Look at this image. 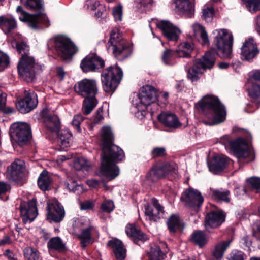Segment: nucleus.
<instances>
[{
  "label": "nucleus",
  "instance_id": "aec40b11",
  "mask_svg": "<svg viewBox=\"0 0 260 260\" xmlns=\"http://www.w3.org/2000/svg\"><path fill=\"white\" fill-rule=\"evenodd\" d=\"M159 96L153 86L149 85L143 86L139 94L140 103L138 106L143 105L146 107L155 102Z\"/></svg>",
  "mask_w": 260,
  "mask_h": 260
},
{
  "label": "nucleus",
  "instance_id": "3c124183",
  "mask_svg": "<svg viewBox=\"0 0 260 260\" xmlns=\"http://www.w3.org/2000/svg\"><path fill=\"white\" fill-rule=\"evenodd\" d=\"M214 15V10L212 7H207L203 10L202 18L207 22H211Z\"/></svg>",
  "mask_w": 260,
  "mask_h": 260
},
{
  "label": "nucleus",
  "instance_id": "c756f323",
  "mask_svg": "<svg viewBox=\"0 0 260 260\" xmlns=\"http://www.w3.org/2000/svg\"><path fill=\"white\" fill-rule=\"evenodd\" d=\"M108 245L113 248V252L117 260H123L126 255V250L122 243L118 239H113L109 241Z\"/></svg>",
  "mask_w": 260,
  "mask_h": 260
},
{
  "label": "nucleus",
  "instance_id": "473e14b6",
  "mask_svg": "<svg viewBox=\"0 0 260 260\" xmlns=\"http://www.w3.org/2000/svg\"><path fill=\"white\" fill-rule=\"evenodd\" d=\"M192 29L194 36L201 43L202 45H208L209 39L207 33L204 28L199 24H194L192 25Z\"/></svg>",
  "mask_w": 260,
  "mask_h": 260
},
{
  "label": "nucleus",
  "instance_id": "49530a36",
  "mask_svg": "<svg viewBox=\"0 0 260 260\" xmlns=\"http://www.w3.org/2000/svg\"><path fill=\"white\" fill-rule=\"evenodd\" d=\"M171 167L172 170H174L175 163L172 162H166L161 167H156L153 168L156 175L158 176L159 179L164 176H166L164 169H167V167Z\"/></svg>",
  "mask_w": 260,
  "mask_h": 260
},
{
  "label": "nucleus",
  "instance_id": "2eb2a0df",
  "mask_svg": "<svg viewBox=\"0 0 260 260\" xmlns=\"http://www.w3.org/2000/svg\"><path fill=\"white\" fill-rule=\"evenodd\" d=\"M86 222H86L84 219H80L75 221L73 225L75 232H77L78 230L81 231V233L78 234L77 236L80 239L84 248L90 242L91 239V231L94 228L93 226L86 224Z\"/></svg>",
  "mask_w": 260,
  "mask_h": 260
},
{
  "label": "nucleus",
  "instance_id": "a211bd4d",
  "mask_svg": "<svg viewBox=\"0 0 260 260\" xmlns=\"http://www.w3.org/2000/svg\"><path fill=\"white\" fill-rule=\"evenodd\" d=\"M24 95V98L17 104L18 110L22 113L29 112L38 104L37 95L34 91L25 90Z\"/></svg>",
  "mask_w": 260,
  "mask_h": 260
},
{
  "label": "nucleus",
  "instance_id": "0e129e2a",
  "mask_svg": "<svg viewBox=\"0 0 260 260\" xmlns=\"http://www.w3.org/2000/svg\"><path fill=\"white\" fill-rule=\"evenodd\" d=\"M93 204L90 201H85L80 204V207L82 210H87L93 207Z\"/></svg>",
  "mask_w": 260,
  "mask_h": 260
},
{
  "label": "nucleus",
  "instance_id": "2f4dec72",
  "mask_svg": "<svg viewBox=\"0 0 260 260\" xmlns=\"http://www.w3.org/2000/svg\"><path fill=\"white\" fill-rule=\"evenodd\" d=\"M17 27L15 20L12 17H0V28L5 34H9Z\"/></svg>",
  "mask_w": 260,
  "mask_h": 260
},
{
  "label": "nucleus",
  "instance_id": "680f3d73",
  "mask_svg": "<svg viewBox=\"0 0 260 260\" xmlns=\"http://www.w3.org/2000/svg\"><path fill=\"white\" fill-rule=\"evenodd\" d=\"M146 178L152 182H156L159 180L158 176L156 175L153 168L147 174Z\"/></svg>",
  "mask_w": 260,
  "mask_h": 260
},
{
  "label": "nucleus",
  "instance_id": "e433bc0d",
  "mask_svg": "<svg viewBox=\"0 0 260 260\" xmlns=\"http://www.w3.org/2000/svg\"><path fill=\"white\" fill-rule=\"evenodd\" d=\"M51 181L48 172L46 170H44L38 179V185L40 189L45 191L49 189Z\"/></svg>",
  "mask_w": 260,
  "mask_h": 260
},
{
  "label": "nucleus",
  "instance_id": "9b49d317",
  "mask_svg": "<svg viewBox=\"0 0 260 260\" xmlns=\"http://www.w3.org/2000/svg\"><path fill=\"white\" fill-rule=\"evenodd\" d=\"M54 46L58 54L64 59L71 58L77 51L78 48L68 38L58 36L55 38Z\"/></svg>",
  "mask_w": 260,
  "mask_h": 260
},
{
  "label": "nucleus",
  "instance_id": "58836bf2",
  "mask_svg": "<svg viewBox=\"0 0 260 260\" xmlns=\"http://www.w3.org/2000/svg\"><path fill=\"white\" fill-rule=\"evenodd\" d=\"M47 246L49 249H52L59 251H62L65 249V244L58 237L51 238L48 241Z\"/></svg>",
  "mask_w": 260,
  "mask_h": 260
},
{
  "label": "nucleus",
  "instance_id": "c85d7f7f",
  "mask_svg": "<svg viewBox=\"0 0 260 260\" xmlns=\"http://www.w3.org/2000/svg\"><path fill=\"white\" fill-rule=\"evenodd\" d=\"M227 164L228 160L226 158L215 156L208 164V167L211 172L213 174H217L225 168Z\"/></svg>",
  "mask_w": 260,
  "mask_h": 260
},
{
  "label": "nucleus",
  "instance_id": "7ed1b4c3",
  "mask_svg": "<svg viewBox=\"0 0 260 260\" xmlns=\"http://www.w3.org/2000/svg\"><path fill=\"white\" fill-rule=\"evenodd\" d=\"M220 142L224 145L229 144L234 154L239 159H245L247 161L254 160V155L253 150L245 139L239 138L235 141H231L229 135H224L220 138Z\"/></svg>",
  "mask_w": 260,
  "mask_h": 260
},
{
  "label": "nucleus",
  "instance_id": "f257e3e1",
  "mask_svg": "<svg viewBox=\"0 0 260 260\" xmlns=\"http://www.w3.org/2000/svg\"><path fill=\"white\" fill-rule=\"evenodd\" d=\"M113 136L110 127L104 126L102 130V154L101 167L98 175L111 180L119 174V169L115 165L124 157L123 150L113 144Z\"/></svg>",
  "mask_w": 260,
  "mask_h": 260
},
{
  "label": "nucleus",
  "instance_id": "de8ad7c7",
  "mask_svg": "<svg viewBox=\"0 0 260 260\" xmlns=\"http://www.w3.org/2000/svg\"><path fill=\"white\" fill-rule=\"evenodd\" d=\"M21 3H24L26 8L32 10H41L43 4L41 0H26L25 2L23 0H21Z\"/></svg>",
  "mask_w": 260,
  "mask_h": 260
},
{
  "label": "nucleus",
  "instance_id": "f3484780",
  "mask_svg": "<svg viewBox=\"0 0 260 260\" xmlns=\"http://www.w3.org/2000/svg\"><path fill=\"white\" fill-rule=\"evenodd\" d=\"M47 219L56 223L60 222L65 216L63 207L56 200H52L47 204Z\"/></svg>",
  "mask_w": 260,
  "mask_h": 260
},
{
  "label": "nucleus",
  "instance_id": "7c9ffc66",
  "mask_svg": "<svg viewBox=\"0 0 260 260\" xmlns=\"http://www.w3.org/2000/svg\"><path fill=\"white\" fill-rule=\"evenodd\" d=\"M231 242V240H227L216 244L212 251L213 260H221L223 256L225 251L229 247Z\"/></svg>",
  "mask_w": 260,
  "mask_h": 260
},
{
  "label": "nucleus",
  "instance_id": "5701e85b",
  "mask_svg": "<svg viewBox=\"0 0 260 260\" xmlns=\"http://www.w3.org/2000/svg\"><path fill=\"white\" fill-rule=\"evenodd\" d=\"M225 220V215L219 211H212L207 214L205 220L206 230L210 232V229L220 226Z\"/></svg>",
  "mask_w": 260,
  "mask_h": 260
},
{
  "label": "nucleus",
  "instance_id": "37998d69",
  "mask_svg": "<svg viewBox=\"0 0 260 260\" xmlns=\"http://www.w3.org/2000/svg\"><path fill=\"white\" fill-rule=\"evenodd\" d=\"M12 45L13 47L15 46L18 52L21 54V57H23L24 55H29V47L24 42H17L16 41H14L12 42Z\"/></svg>",
  "mask_w": 260,
  "mask_h": 260
},
{
  "label": "nucleus",
  "instance_id": "338daca9",
  "mask_svg": "<svg viewBox=\"0 0 260 260\" xmlns=\"http://www.w3.org/2000/svg\"><path fill=\"white\" fill-rule=\"evenodd\" d=\"M6 101V94L0 91V110L3 109Z\"/></svg>",
  "mask_w": 260,
  "mask_h": 260
},
{
  "label": "nucleus",
  "instance_id": "b1692460",
  "mask_svg": "<svg viewBox=\"0 0 260 260\" xmlns=\"http://www.w3.org/2000/svg\"><path fill=\"white\" fill-rule=\"evenodd\" d=\"M157 26L169 40L176 41L178 39L180 30L169 21H161L157 24Z\"/></svg>",
  "mask_w": 260,
  "mask_h": 260
},
{
  "label": "nucleus",
  "instance_id": "8fccbe9b",
  "mask_svg": "<svg viewBox=\"0 0 260 260\" xmlns=\"http://www.w3.org/2000/svg\"><path fill=\"white\" fill-rule=\"evenodd\" d=\"M150 260H161V251L159 246L154 245L149 252Z\"/></svg>",
  "mask_w": 260,
  "mask_h": 260
},
{
  "label": "nucleus",
  "instance_id": "774afa93",
  "mask_svg": "<svg viewBox=\"0 0 260 260\" xmlns=\"http://www.w3.org/2000/svg\"><path fill=\"white\" fill-rule=\"evenodd\" d=\"M102 112V109H98V110L97 111L96 115L93 120V122L95 124H97V123H99L103 119V116L102 114H101Z\"/></svg>",
  "mask_w": 260,
  "mask_h": 260
},
{
  "label": "nucleus",
  "instance_id": "603ef678",
  "mask_svg": "<svg viewBox=\"0 0 260 260\" xmlns=\"http://www.w3.org/2000/svg\"><path fill=\"white\" fill-rule=\"evenodd\" d=\"M250 187L256 190V192L260 191V178L253 177L247 180Z\"/></svg>",
  "mask_w": 260,
  "mask_h": 260
},
{
  "label": "nucleus",
  "instance_id": "13d9d810",
  "mask_svg": "<svg viewBox=\"0 0 260 260\" xmlns=\"http://www.w3.org/2000/svg\"><path fill=\"white\" fill-rule=\"evenodd\" d=\"M85 7L88 10L94 11L99 7H102L100 2L97 1L88 0L86 2Z\"/></svg>",
  "mask_w": 260,
  "mask_h": 260
},
{
  "label": "nucleus",
  "instance_id": "6ab92c4d",
  "mask_svg": "<svg viewBox=\"0 0 260 260\" xmlns=\"http://www.w3.org/2000/svg\"><path fill=\"white\" fill-rule=\"evenodd\" d=\"M20 209L22 220L25 223L31 222L38 215L36 202L34 200L22 202Z\"/></svg>",
  "mask_w": 260,
  "mask_h": 260
},
{
  "label": "nucleus",
  "instance_id": "72a5a7b5",
  "mask_svg": "<svg viewBox=\"0 0 260 260\" xmlns=\"http://www.w3.org/2000/svg\"><path fill=\"white\" fill-rule=\"evenodd\" d=\"M178 57L177 52L172 49H166L161 55L162 62L167 66H173L176 63V58Z\"/></svg>",
  "mask_w": 260,
  "mask_h": 260
},
{
  "label": "nucleus",
  "instance_id": "a878e982",
  "mask_svg": "<svg viewBox=\"0 0 260 260\" xmlns=\"http://www.w3.org/2000/svg\"><path fill=\"white\" fill-rule=\"evenodd\" d=\"M41 115L44 118L46 127L51 132H57L60 128V121L58 117L49 114V110L44 108L41 112Z\"/></svg>",
  "mask_w": 260,
  "mask_h": 260
},
{
  "label": "nucleus",
  "instance_id": "412c9836",
  "mask_svg": "<svg viewBox=\"0 0 260 260\" xmlns=\"http://www.w3.org/2000/svg\"><path fill=\"white\" fill-rule=\"evenodd\" d=\"M145 215L151 221H156L161 218H163L165 214L164 207L155 198L151 199L150 205H145Z\"/></svg>",
  "mask_w": 260,
  "mask_h": 260
},
{
  "label": "nucleus",
  "instance_id": "39448f33",
  "mask_svg": "<svg viewBox=\"0 0 260 260\" xmlns=\"http://www.w3.org/2000/svg\"><path fill=\"white\" fill-rule=\"evenodd\" d=\"M213 33L216 35L214 44L217 48V54L222 58H230L233 41V35L225 29L215 30Z\"/></svg>",
  "mask_w": 260,
  "mask_h": 260
},
{
  "label": "nucleus",
  "instance_id": "20e7f679",
  "mask_svg": "<svg viewBox=\"0 0 260 260\" xmlns=\"http://www.w3.org/2000/svg\"><path fill=\"white\" fill-rule=\"evenodd\" d=\"M107 49L111 50L115 57L119 60L124 59L132 53L131 48L128 46L126 41L122 39L117 29L112 30L110 34Z\"/></svg>",
  "mask_w": 260,
  "mask_h": 260
},
{
  "label": "nucleus",
  "instance_id": "69168bd1",
  "mask_svg": "<svg viewBox=\"0 0 260 260\" xmlns=\"http://www.w3.org/2000/svg\"><path fill=\"white\" fill-rule=\"evenodd\" d=\"M10 189V186L4 182H0V194L4 193Z\"/></svg>",
  "mask_w": 260,
  "mask_h": 260
},
{
  "label": "nucleus",
  "instance_id": "c03bdc74",
  "mask_svg": "<svg viewBox=\"0 0 260 260\" xmlns=\"http://www.w3.org/2000/svg\"><path fill=\"white\" fill-rule=\"evenodd\" d=\"M191 241L200 247H202L206 243L205 235L201 231L194 232L192 235Z\"/></svg>",
  "mask_w": 260,
  "mask_h": 260
},
{
  "label": "nucleus",
  "instance_id": "bb28decb",
  "mask_svg": "<svg viewBox=\"0 0 260 260\" xmlns=\"http://www.w3.org/2000/svg\"><path fill=\"white\" fill-rule=\"evenodd\" d=\"M175 10L179 13L191 17L194 12V4L189 0H176L175 2Z\"/></svg>",
  "mask_w": 260,
  "mask_h": 260
},
{
  "label": "nucleus",
  "instance_id": "09e8293b",
  "mask_svg": "<svg viewBox=\"0 0 260 260\" xmlns=\"http://www.w3.org/2000/svg\"><path fill=\"white\" fill-rule=\"evenodd\" d=\"M24 257L28 260H39V253L35 249L27 247L23 250Z\"/></svg>",
  "mask_w": 260,
  "mask_h": 260
},
{
  "label": "nucleus",
  "instance_id": "864d4df0",
  "mask_svg": "<svg viewBox=\"0 0 260 260\" xmlns=\"http://www.w3.org/2000/svg\"><path fill=\"white\" fill-rule=\"evenodd\" d=\"M112 14L115 21H121L122 18V6L119 5L114 7Z\"/></svg>",
  "mask_w": 260,
  "mask_h": 260
},
{
  "label": "nucleus",
  "instance_id": "e2e57ef3",
  "mask_svg": "<svg viewBox=\"0 0 260 260\" xmlns=\"http://www.w3.org/2000/svg\"><path fill=\"white\" fill-rule=\"evenodd\" d=\"M67 188L70 191L76 192L77 190L82 189V187L80 185H77L74 181H72L70 183H66Z\"/></svg>",
  "mask_w": 260,
  "mask_h": 260
},
{
  "label": "nucleus",
  "instance_id": "4be33fe9",
  "mask_svg": "<svg viewBox=\"0 0 260 260\" xmlns=\"http://www.w3.org/2000/svg\"><path fill=\"white\" fill-rule=\"evenodd\" d=\"M105 66L104 61L94 55H89L85 57L80 63V68L85 72H93Z\"/></svg>",
  "mask_w": 260,
  "mask_h": 260
},
{
  "label": "nucleus",
  "instance_id": "f8f14e48",
  "mask_svg": "<svg viewBox=\"0 0 260 260\" xmlns=\"http://www.w3.org/2000/svg\"><path fill=\"white\" fill-rule=\"evenodd\" d=\"M181 200L194 212H197L202 205L204 199L200 191L189 188L182 193Z\"/></svg>",
  "mask_w": 260,
  "mask_h": 260
},
{
  "label": "nucleus",
  "instance_id": "4d7b16f0",
  "mask_svg": "<svg viewBox=\"0 0 260 260\" xmlns=\"http://www.w3.org/2000/svg\"><path fill=\"white\" fill-rule=\"evenodd\" d=\"M9 63L8 56L5 53L0 51V71H2L7 67Z\"/></svg>",
  "mask_w": 260,
  "mask_h": 260
},
{
  "label": "nucleus",
  "instance_id": "a19ab883",
  "mask_svg": "<svg viewBox=\"0 0 260 260\" xmlns=\"http://www.w3.org/2000/svg\"><path fill=\"white\" fill-rule=\"evenodd\" d=\"M249 94L254 102L258 106L260 105V85L253 83L251 89H249Z\"/></svg>",
  "mask_w": 260,
  "mask_h": 260
},
{
  "label": "nucleus",
  "instance_id": "4468645a",
  "mask_svg": "<svg viewBox=\"0 0 260 260\" xmlns=\"http://www.w3.org/2000/svg\"><path fill=\"white\" fill-rule=\"evenodd\" d=\"M259 53L257 45L252 38L246 39L241 48V58L243 60L253 61Z\"/></svg>",
  "mask_w": 260,
  "mask_h": 260
},
{
  "label": "nucleus",
  "instance_id": "6e6552de",
  "mask_svg": "<svg viewBox=\"0 0 260 260\" xmlns=\"http://www.w3.org/2000/svg\"><path fill=\"white\" fill-rule=\"evenodd\" d=\"M40 67L30 55L21 57L18 64V71L22 78L27 82H32Z\"/></svg>",
  "mask_w": 260,
  "mask_h": 260
},
{
  "label": "nucleus",
  "instance_id": "6e6d98bb",
  "mask_svg": "<svg viewBox=\"0 0 260 260\" xmlns=\"http://www.w3.org/2000/svg\"><path fill=\"white\" fill-rule=\"evenodd\" d=\"M101 208L103 211L109 213L113 210L114 206L112 201L106 200L101 204Z\"/></svg>",
  "mask_w": 260,
  "mask_h": 260
},
{
  "label": "nucleus",
  "instance_id": "ddd939ff",
  "mask_svg": "<svg viewBox=\"0 0 260 260\" xmlns=\"http://www.w3.org/2000/svg\"><path fill=\"white\" fill-rule=\"evenodd\" d=\"M25 162L21 159H16L8 167L7 177L18 185H22Z\"/></svg>",
  "mask_w": 260,
  "mask_h": 260
},
{
  "label": "nucleus",
  "instance_id": "1a4fd4ad",
  "mask_svg": "<svg viewBox=\"0 0 260 260\" xmlns=\"http://www.w3.org/2000/svg\"><path fill=\"white\" fill-rule=\"evenodd\" d=\"M16 11L20 13L19 19L27 22L28 26L34 30L41 28L42 25L46 27L50 25L48 18L45 14L31 15L25 11L20 6L17 7Z\"/></svg>",
  "mask_w": 260,
  "mask_h": 260
},
{
  "label": "nucleus",
  "instance_id": "052dcab7",
  "mask_svg": "<svg viewBox=\"0 0 260 260\" xmlns=\"http://www.w3.org/2000/svg\"><path fill=\"white\" fill-rule=\"evenodd\" d=\"M83 118L81 115H76L72 121V125L78 132H80V124L83 121Z\"/></svg>",
  "mask_w": 260,
  "mask_h": 260
},
{
  "label": "nucleus",
  "instance_id": "cd10ccee",
  "mask_svg": "<svg viewBox=\"0 0 260 260\" xmlns=\"http://www.w3.org/2000/svg\"><path fill=\"white\" fill-rule=\"evenodd\" d=\"M125 232L127 235L135 243L139 241L144 242L148 239L147 235L133 224H128L126 226Z\"/></svg>",
  "mask_w": 260,
  "mask_h": 260
},
{
  "label": "nucleus",
  "instance_id": "9d476101",
  "mask_svg": "<svg viewBox=\"0 0 260 260\" xmlns=\"http://www.w3.org/2000/svg\"><path fill=\"white\" fill-rule=\"evenodd\" d=\"M10 135L12 140L22 146L25 144L31 138L30 126L25 122H16L10 128Z\"/></svg>",
  "mask_w": 260,
  "mask_h": 260
},
{
  "label": "nucleus",
  "instance_id": "bf43d9fd",
  "mask_svg": "<svg viewBox=\"0 0 260 260\" xmlns=\"http://www.w3.org/2000/svg\"><path fill=\"white\" fill-rule=\"evenodd\" d=\"M151 154L153 158L161 157L166 155V150L163 147H156L153 149Z\"/></svg>",
  "mask_w": 260,
  "mask_h": 260
},
{
  "label": "nucleus",
  "instance_id": "ea45409f",
  "mask_svg": "<svg viewBox=\"0 0 260 260\" xmlns=\"http://www.w3.org/2000/svg\"><path fill=\"white\" fill-rule=\"evenodd\" d=\"M71 142L72 135L70 133L63 132L59 134L58 143L63 150H65L66 148L69 147Z\"/></svg>",
  "mask_w": 260,
  "mask_h": 260
},
{
  "label": "nucleus",
  "instance_id": "dca6fc26",
  "mask_svg": "<svg viewBox=\"0 0 260 260\" xmlns=\"http://www.w3.org/2000/svg\"><path fill=\"white\" fill-rule=\"evenodd\" d=\"M77 93L83 97L95 96L98 92L96 82L94 80L84 79L75 85Z\"/></svg>",
  "mask_w": 260,
  "mask_h": 260
},
{
  "label": "nucleus",
  "instance_id": "4c0bfd02",
  "mask_svg": "<svg viewBox=\"0 0 260 260\" xmlns=\"http://www.w3.org/2000/svg\"><path fill=\"white\" fill-rule=\"evenodd\" d=\"M193 50L192 45L189 43H183L180 44L178 50L177 55L179 57H188Z\"/></svg>",
  "mask_w": 260,
  "mask_h": 260
},
{
  "label": "nucleus",
  "instance_id": "393cba45",
  "mask_svg": "<svg viewBox=\"0 0 260 260\" xmlns=\"http://www.w3.org/2000/svg\"><path fill=\"white\" fill-rule=\"evenodd\" d=\"M159 122L165 127L175 129L181 126L176 115L173 113L164 112L158 115Z\"/></svg>",
  "mask_w": 260,
  "mask_h": 260
},
{
  "label": "nucleus",
  "instance_id": "a18cd8bd",
  "mask_svg": "<svg viewBox=\"0 0 260 260\" xmlns=\"http://www.w3.org/2000/svg\"><path fill=\"white\" fill-rule=\"evenodd\" d=\"M74 167L76 170H88L91 167L90 162L86 158L80 157L74 161Z\"/></svg>",
  "mask_w": 260,
  "mask_h": 260
},
{
  "label": "nucleus",
  "instance_id": "f704fd0d",
  "mask_svg": "<svg viewBox=\"0 0 260 260\" xmlns=\"http://www.w3.org/2000/svg\"><path fill=\"white\" fill-rule=\"evenodd\" d=\"M98 104L95 96L85 97L83 102L82 111L85 115L89 114Z\"/></svg>",
  "mask_w": 260,
  "mask_h": 260
},
{
  "label": "nucleus",
  "instance_id": "0eeeda50",
  "mask_svg": "<svg viewBox=\"0 0 260 260\" xmlns=\"http://www.w3.org/2000/svg\"><path fill=\"white\" fill-rule=\"evenodd\" d=\"M215 54L207 52L202 59L195 60L193 66L188 71L187 77L192 81L199 79V75L202 74L206 69H210L214 65Z\"/></svg>",
  "mask_w": 260,
  "mask_h": 260
},
{
  "label": "nucleus",
  "instance_id": "5fc2aeb1",
  "mask_svg": "<svg viewBox=\"0 0 260 260\" xmlns=\"http://www.w3.org/2000/svg\"><path fill=\"white\" fill-rule=\"evenodd\" d=\"M152 2V0H136L135 1V4L138 11L141 12L148 5L151 4Z\"/></svg>",
  "mask_w": 260,
  "mask_h": 260
},
{
  "label": "nucleus",
  "instance_id": "f03ea898",
  "mask_svg": "<svg viewBox=\"0 0 260 260\" xmlns=\"http://www.w3.org/2000/svg\"><path fill=\"white\" fill-rule=\"evenodd\" d=\"M199 105L208 116L212 118L210 122L204 120L206 125H216L225 120L226 115L225 107L216 96L206 95L200 101Z\"/></svg>",
  "mask_w": 260,
  "mask_h": 260
},
{
  "label": "nucleus",
  "instance_id": "79ce46f5",
  "mask_svg": "<svg viewBox=\"0 0 260 260\" xmlns=\"http://www.w3.org/2000/svg\"><path fill=\"white\" fill-rule=\"evenodd\" d=\"M230 192L229 190H214L212 191V197L215 200L219 201L229 202L230 201Z\"/></svg>",
  "mask_w": 260,
  "mask_h": 260
},
{
  "label": "nucleus",
  "instance_id": "423d86ee",
  "mask_svg": "<svg viewBox=\"0 0 260 260\" xmlns=\"http://www.w3.org/2000/svg\"><path fill=\"white\" fill-rule=\"evenodd\" d=\"M123 77V72L116 65L111 66L103 71L101 80L106 92H114Z\"/></svg>",
  "mask_w": 260,
  "mask_h": 260
},
{
  "label": "nucleus",
  "instance_id": "c9c22d12",
  "mask_svg": "<svg viewBox=\"0 0 260 260\" xmlns=\"http://www.w3.org/2000/svg\"><path fill=\"white\" fill-rule=\"evenodd\" d=\"M168 229L171 233H174L178 230H182L184 226L182 224L179 216L171 215L167 221Z\"/></svg>",
  "mask_w": 260,
  "mask_h": 260
}]
</instances>
